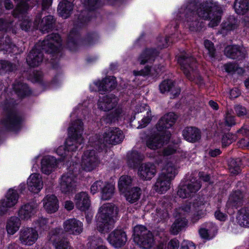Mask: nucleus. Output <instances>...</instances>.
<instances>
[{"label":"nucleus","instance_id":"f257e3e1","mask_svg":"<svg viewBox=\"0 0 249 249\" xmlns=\"http://www.w3.org/2000/svg\"><path fill=\"white\" fill-rule=\"evenodd\" d=\"M195 6L194 3L188 5L186 11V19L192 31L199 30V22L197 16L204 19H209V26L213 27L217 26L221 19V11L216 2L213 0H207L197 5L196 12L191 11V8Z\"/></svg>","mask_w":249,"mask_h":249},{"label":"nucleus","instance_id":"f03ea898","mask_svg":"<svg viewBox=\"0 0 249 249\" xmlns=\"http://www.w3.org/2000/svg\"><path fill=\"white\" fill-rule=\"evenodd\" d=\"M177 116L173 112L163 115L156 125V130L160 133H154L147 137L146 145L152 150L160 148L169 140L170 134L166 130L171 128L175 123Z\"/></svg>","mask_w":249,"mask_h":249},{"label":"nucleus","instance_id":"7ed1b4c3","mask_svg":"<svg viewBox=\"0 0 249 249\" xmlns=\"http://www.w3.org/2000/svg\"><path fill=\"white\" fill-rule=\"evenodd\" d=\"M209 206V203L205 201L203 198H199L195 200L192 205L187 204L178 209L175 213L176 219L172 224L171 228V232L173 234H177L187 225V220L185 217V214L189 212L191 210L194 213V216L196 219L202 217L206 212V209Z\"/></svg>","mask_w":249,"mask_h":249},{"label":"nucleus","instance_id":"20e7f679","mask_svg":"<svg viewBox=\"0 0 249 249\" xmlns=\"http://www.w3.org/2000/svg\"><path fill=\"white\" fill-rule=\"evenodd\" d=\"M61 40L58 34H52L47 36V38L41 42V45H36L30 52L27 57V62L32 67L39 66L43 60L42 50L49 53L56 52L61 46Z\"/></svg>","mask_w":249,"mask_h":249},{"label":"nucleus","instance_id":"39448f33","mask_svg":"<svg viewBox=\"0 0 249 249\" xmlns=\"http://www.w3.org/2000/svg\"><path fill=\"white\" fill-rule=\"evenodd\" d=\"M83 125L80 120L71 124L68 129L69 137L66 140L65 145L61 146L56 150V153L58 155L62 157L68 156L70 151H75L83 142Z\"/></svg>","mask_w":249,"mask_h":249},{"label":"nucleus","instance_id":"423d86ee","mask_svg":"<svg viewBox=\"0 0 249 249\" xmlns=\"http://www.w3.org/2000/svg\"><path fill=\"white\" fill-rule=\"evenodd\" d=\"M117 208L110 204L103 205L96 215L97 229L102 233L108 232L114 227Z\"/></svg>","mask_w":249,"mask_h":249},{"label":"nucleus","instance_id":"0eeeda50","mask_svg":"<svg viewBox=\"0 0 249 249\" xmlns=\"http://www.w3.org/2000/svg\"><path fill=\"white\" fill-rule=\"evenodd\" d=\"M133 240L140 247L149 249L154 244L152 233L144 226H136L134 228Z\"/></svg>","mask_w":249,"mask_h":249},{"label":"nucleus","instance_id":"6e6552de","mask_svg":"<svg viewBox=\"0 0 249 249\" xmlns=\"http://www.w3.org/2000/svg\"><path fill=\"white\" fill-rule=\"evenodd\" d=\"M100 163L98 154L94 150H88L84 152L81 162V168L86 171L94 170Z\"/></svg>","mask_w":249,"mask_h":249},{"label":"nucleus","instance_id":"1a4fd4ad","mask_svg":"<svg viewBox=\"0 0 249 249\" xmlns=\"http://www.w3.org/2000/svg\"><path fill=\"white\" fill-rule=\"evenodd\" d=\"M178 62L187 77L190 80H193L194 71L196 67L195 59L188 54H184L178 57Z\"/></svg>","mask_w":249,"mask_h":249},{"label":"nucleus","instance_id":"9d476101","mask_svg":"<svg viewBox=\"0 0 249 249\" xmlns=\"http://www.w3.org/2000/svg\"><path fill=\"white\" fill-rule=\"evenodd\" d=\"M76 186V176L73 172L70 171L61 176L59 188L62 193L69 194L75 190Z\"/></svg>","mask_w":249,"mask_h":249},{"label":"nucleus","instance_id":"9b49d317","mask_svg":"<svg viewBox=\"0 0 249 249\" xmlns=\"http://www.w3.org/2000/svg\"><path fill=\"white\" fill-rule=\"evenodd\" d=\"M200 182L196 178H192L185 184L181 185L177 194L180 197L185 198L193 196L200 188Z\"/></svg>","mask_w":249,"mask_h":249},{"label":"nucleus","instance_id":"f8f14e48","mask_svg":"<svg viewBox=\"0 0 249 249\" xmlns=\"http://www.w3.org/2000/svg\"><path fill=\"white\" fill-rule=\"evenodd\" d=\"M35 0L36 2H38L39 0ZM30 7L29 3H27L24 0H20L13 13V16L15 17L24 18V19L20 23V26L22 30L25 31H27L31 25L29 18L24 16V13L29 9Z\"/></svg>","mask_w":249,"mask_h":249},{"label":"nucleus","instance_id":"ddd939ff","mask_svg":"<svg viewBox=\"0 0 249 249\" xmlns=\"http://www.w3.org/2000/svg\"><path fill=\"white\" fill-rule=\"evenodd\" d=\"M38 234L36 230L33 228H22L19 233V240L24 245H33L37 240Z\"/></svg>","mask_w":249,"mask_h":249},{"label":"nucleus","instance_id":"4468645a","mask_svg":"<svg viewBox=\"0 0 249 249\" xmlns=\"http://www.w3.org/2000/svg\"><path fill=\"white\" fill-rule=\"evenodd\" d=\"M124 138L123 132L118 128H109L104 133L101 141L107 144H116L121 142Z\"/></svg>","mask_w":249,"mask_h":249},{"label":"nucleus","instance_id":"2eb2a0df","mask_svg":"<svg viewBox=\"0 0 249 249\" xmlns=\"http://www.w3.org/2000/svg\"><path fill=\"white\" fill-rule=\"evenodd\" d=\"M62 230L59 228L52 230L48 236L49 240L53 244L55 249H73L69 243L63 239H60Z\"/></svg>","mask_w":249,"mask_h":249},{"label":"nucleus","instance_id":"dca6fc26","mask_svg":"<svg viewBox=\"0 0 249 249\" xmlns=\"http://www.w3.org/2000/svg\"><path fill=\"white\" fill-rule=\"evenodd\" d=\"M157 169L155 165L151 162L141 164L138 168V175L144 180L151 179L156 174Z\"/></svg>","mask_w":249,"mask_h":249},{"label":"nucleus","instance_id":"f3484780","mask_svg":"<svg viewBox=\"0 0 249 249\" xmlns=\"http://www.w3.org/2000/svg\"><path fill=\"white\" fill-rule=\"evenodd\" d=\"M64 231L71 234L78 235L83 231V223L73 218L65 220L63 224Z\"/></svg>","mask_w":249,"mask_h":249},{"label":"nucleus","instance_id":"a211bd4d","mask_svg":"<svg viewBox=\"0 0 249 249\" xmlns=\"http://www.w3.org/2000/svg\"><path fill=\"white\" fill-rule=\"evenodd\" d=\"M107 240L112 246L115 248H120L126 242V234L122 230H115L109 234Z\"/></svg>","mask_w":249,"mask_h":249},{"label":"nucleus","instance_id":"6ab92c4d","mask_svg":"<svg viewBox=\"0 0 249 249\" xmlns=\"http://www.w3.org/2000/svg\"><path fill=\"white\" fill-rule=\"evenodd\" d=\"M118 101V98L113 94L103 96L99 100L98 108L105 111H109L117 106Z\"/></svg>","mask_w":249,"mask_h":249},{"label":"nucleus","instance_id":"aec40b11","mask_svg":"<svg viewBox=\"0 0 249 249\" xmlns=\"http://www.w3.org/2000/svg\"><path fill=\"white\" fill-rule=\"evenodd\" d=\"M38 205L36 203L31 202L23 205L19 209L18 216L21 220H28L36 213Z\"/></svg>","mask_w":249,"mask_h":249},{"label":"nucleus","instance_id":"412c9836","mask_svg":"<svg viewBox=\"0 0 249 249\" xmlns=\"http://www.w3.org/2000/svg\"><path fill=\"white\" fill-rule=\"evenodd\" d=\"M76 207L81 211L88 210L90 205V201L88 194L85 192L77 193L74 198Z\"/></svg>","mask_w":249,"mask_h":249},{"label":"nucleus","instance_id":"4be33fe9","mask_svg":"<svg viewBox=\"0 0 249 249\" xmlns=\"http://www.w3.org/2000/svg\"><path fill=\"white\" fill-rule=\"evenodd\" d=\"M27 185L30 191L34 193H38L43 187L41 176L36 173L31 175L27 180Z\"/></svg>","mask_w":249,"mask_h":249},{"label":"nucleus","instance_id":"5701e85b","mask_svg":"<svg viewBox=\"0 0 249 249\" xmlns=\"http://www.w3.org/2000/svg\"><path fill=\"white\" fill-rule=\"evenodd\" d=\"M244 196V194L241 191H233L229 196L226 207L228 209H237L242 204Z\"/></svg>","mask_w":249,"mask_h":249},{"label":"nucleus","instance_id":"b1692460","mask_svg":"<svg viewBox=\"0 0 249 249\" xmlns=\"http://www.w3.org/2000/svg\"><path fill=\"white\" fill-rule=\"evenodd\" d=\"M58 161L53 157L46 156L41 161V170L43 173L49 175L56 168Z\"/></svg>","mask_w":249,"mask_h":249},{"label":"nucleus","instance_id":"393cba45","mask_svg":"<svg viewBox=\"0 0 249 249\" xmlns=\"http://www.w3.org/2000/svg\"><path fill=\"white\" fill-rule=\"evenodd\" d=\"M54 20L52 16H48L41 20V16L36 17L35 20V25L42 32H48L52 27Z\"/></svg>","mask_w":249,"mask_h":249},{"label":"nucleus","instance_id":"a878e982","mask_svg":"<svg viewBox=\"0 0 249 249\" xmlns=\"http://www.w3.org/2000/svg\"><path fill=\"white\" fill-rule=\"evenodd\" d=\"M99 91L110 90L115 88L116 82L114 77H108L102 81H98L94 83Z\"/></svg>","mask_w":249,"mask_h":249},{"label":"nucleus","instance_id":"bb28decb","mask_svg":"<svg viewBox=\"0 0 249 249\" xmlns=\"http://www.w3.org/2000/svg\"><path fill=\"white\" fill-rule=\"evenodd\" d=\"M43 201L44 208L48 213H53L58 210V200L55 196L47 195L44 197Z\"/></svg>","mask_w":249,"mask_h":249},{"label":"nucleus","instance_id":"cd10ccee","mask_svg":"<svg viewBox=\"0 0 249 249\" xmlns=\"http://www.w3.org/2000/svg\"><path fill=\"white\" fill-rule=\"evenodd\" d=\"M17 47L13 44L9 37L6 35L0 36V51L3 53H17Z\"/></svg>","mask_w":249,"mask_h":249},{"label":"nucleus","instance_id":"c85d7f7f","mask_svg":"<svg viewBox=\"0 0 249 249\" xmlns=\"http://www.w3.org/2000/svg\"><path fill=\"white\" fill-rule=\"evenodd\" d=\"M171 181L163 176L160 175L153 186V189L159 193H164L169 189Z\"/></svg>","mask_w":249,"mask_h":249},{"label":"nucleus","instance_id":"c756f323","mask_svg":"<svg viewBox=\"0 0 249 249\" xmlns=\"http://www.w3.org/2000/svg\"><path fill=\"white\" fill-rule=\"evenodd\" d=\"M72 0H63L60 1L58 6V13L59 15L63 18H68L72 10L73 4Z\"/></svg>","mask_w":249,"mask_h":249},{"label":"nucleus","instance_id":"7c9ffc66","mask_svg":"<svg viewBox=\"0 0 249 249\" xmlns=\"http://www.w3.org/2000/svg\"><path fill=\"white\" fill-rule=\"evenodd\" d=\"M183 136L186 141L194 142L200 139V132L195 127H188L183 130Z\"/></svg>","mask_w":249,"mask_h":249},{"label":"nucleus","instance_id":"2f4dec72","mask_svg":"<svg viewBox=\"0 0 249 249\" xmlns=\"http://www.w3.org/2000/svg\"><path fill=\"white\" fill-rule=\"evenodd\" d=\"M124 193L126 200L130 203H134L140 199L142 190L139 187H134L128 189Z\"/></svg>","mask_w":249,"mask_h":249},{"label":"nucleus","instance_id":"473e14b6","mask_svg":"<svg viewBox=\"0 0 249 249\" xmlns=\"http://www.w3.org/2000/svg\"><path fill=\"white\" fill-rule=\"evenodd\" d=\"M20 218L16 216L10 217L7 221L6 230L8 234L13 235L19 229L20 227Z\"/></svg>","mask_w":249,"mask_h":249},{"label":"nucleus","instance_id":"72a5a7b5","mask_svg":"<svg viewBox=\"0 0 249 249\" xmlns=\"http://www.w3.org/2000/svg\"><path fill=\"white\" fill-rule=\"evenodd\" d=\"M136 111L137 113L142 112L144 111L146 112V116H144L142 120V124H141L138 128H142L147 125L151 120V111L149 107L146 104H142L139 106H137L136 108Z\"/></svg>","mask_w":249,"mask_h":249},{"label":"nucleus","instance_id":"f704fd0d","mask_svg":"<svg viewBox=\"0 0 249 249\" xmlns=\"http://www.w3.org/2000/svg\"><path fill=\"white\" fill-rule=\"evenodd\" d=\"M20 122V119L18 115L15 113H11L8 115L6 120L2 122V124L8 128L15 130L18 127Z\"/></svg>","mask_w":249,"mask_h":249},{"label":"nucleus","instance_id":"c9c22d12","mask_svg":"<svg viewBox=\"0 0 249 249\" xmlns=\"http://www.w3.org/2000/svg\"><path fill=\"white\" fill-rule=\"evenodd\" d=\"M225 54L229 58L235 59L238 57H244L245 54L242 49L237 46H228L225 49Z\"/></svg>","mask_w":249,"mask_h":249},{"label":"nucleus","instance_id":"e433bc0d","mask_svg":"<svg viewBox=\"0 0 249 249\" xmlns=\"http://www.w3.org/2000/svg\"><path fill=\"white\" fill-rule=\"evenodd\" d=\"M236 219L241 226L249 227V208L245 207L240 210Z\"/></svg>","mask_w":249,"mask_h":249},{"label":"nucleus","instance_id":"4c0bfd02","mask_svg":"<svg viewBox=\"0 0 249 249\" xmlns=\"http://www.w3.org/2000/svg\"><path fill=\"white\" fill-rule=\"evenodd\" d=\"M173 82L171 80H164L159 86L160 90L162 93L171 90L173 97H175L178 95L180 92L179 89H176L174 90L172 89L173 86Z\"/></svg>","mask_w":249,"mask_h":249},{"label":"nucleus","instance_id":"58836bf2","mask_svg":"<svg viewBox=\"0 0 249 249\" xmlns=\"http://www.w3.org/2000/svg\"><path fill=\"white\" fill-rule=\"evenodd\" d=\"M177 174V169L174 164L171 162L167 163L162 170L160 174L164 177L172 180Z\"/></svg>","mask_w":249,"mask_h":249},{"label":"nucleus","instance_id":"ea45409f","mask_svg":"<svg viewBox=\"0 0 249 249\" xmlns=\"http://www.w3.org/2000/svg\"><path fill=\"white\" fill-rule=\"evenodd\" d=\"M18 198V195L16 190L13 189H9L7 194L6 199L2 202L4 205L8 206L9 208H11L17 203Z\"/></svg>","mask_w":249,"mask_h":249},{"label":"nucleus","instance_id":"a19ab883","mask_svg":"<svg viewBox=\"0 0 249 249\" xmlns=\"http://www.w3.org/2000/svg\"><path fill=\"white\" fill-rule=\"evenodd\" d=\"M114 186L111 183L105 182L101 189V197L102 199L108 200L113 196Z\"/></svg>","mask_w":249,"mask_h":249},{"label":"nucleus","instance_id":"79ce46f5","mask_svg":"<svg viewBox=\"0 0 249 249\" xmlns=\"http://www.w3.org/2000/svg\"><path fill=\"white\" fill-rule=\"evenodd\" d=\"M158 53V52L154 49L145 50L139 58L140 64H144L146 62L153 60L154 57L157 55Z\"/></svg>","mask_w":249,"mask_h":249},{"label":"nucleus","instance_id":"37998d69","mask_svg":"<svg viewBox=\"0 0 249 249\" xmlns=\"http://www.w3.org/2000/svg\"><path fill=\"white\" fill-rule=\"evenodd\" d=\"M127 158L129 166L134 168L139 161L143 159V156L137 151H132L128 153Z\"/></svg>","mask_w":249,"mask_h":249},{"label":"nucleus","instance_id":"c03bdc74","mask_svg":"<svg viewBox=\"0 0 249 249\" xmlns=\"http://www.w3.org/2000/svg\"><path fill=\"white\" fill-rule=\"evenodd\" d=\"M13 89L20 97H23L30 93V90L27 85L20 82H16L13 84Z\"/></svg>","mask_w":249,"mask_h":249},{"label":"nucleus","instance_id":"a18cd8bd","mask_svg":"<svg viewBox=\"0 0 249 249\" xmlns=\"http://www.w3.org/2000/svg\"><path fill=\"white\" fill-rule=\"evenodd\" d=\"M234 9L238 14H245L249 10V0H236Z\"/></svg>","mask_w":249,"mask_h":249},{"label":"nucleus","instance_id":"49530a36","mask_svg":"<svg viewBox=\"0 0 249 249\" xmlns=\"http://www.w3.org/2000/svg\"><path fill=\"white\" fill-rule=\"evenodd\" d=\"M132 183V178L128 176H121L118 181V187L120 192L124 193Z\"/></svg>","mask_w":249,"mask_h":249},{"label":"nucleus","instance_id":"de8ad7c7","mask_svg":"<svg viewBox=\"0 0 249 249\" xmlns=\"http://www.w3.org/2000/svg\"><path fill=\"white\" fill-rule=\"evenodd\" d=\"M17 69L16 65L6 60H0V74H3Z\"/></svg>","mask_w":249,"mask_h":249},{"label":"nucleus","instance_id":"09e8293b","mask_svg":"<svg viewBox=\"0 0 249 249\" xmlns=\"http://www.w3.org/2000/svg\"><path fill=\"white\" fill-rule=\"evenodd\" d=\"M238 160H231L229 163V169L231 174L233 175L238 174L240 171V168L238 162Z\"/></svg>","mask_w":249,"mask_h":249},{"label":"nucleus","instance_id":"8fccbe9b","mask_svg":"<svg viewBox=\"0 0 249 249\" xmlns=\"http://www.w3.org/2000/svg\"><path fill=\"white\" fill-rule=\"evenodd\" d=\"M78 36V34L73 31H72L70 32L68 37V47L70 48V50H74L75 49V46L76 43V39Z\"/></svg>","mask_w":249,"mask_h":249},{"label":"nucleus","instance_id":"3c124183","mask_svg":"<svg viewBox=\"0 0 249 249\" xmlns=\"http://www.w3.org/2000/svg\"><path fill=\"white\" fill-rule=\"evenodd\" d=\"M167 206V204H164V206H161V208L159 207L156 209L157 215L161 219L166 218L168 215V211L166 208Z\"/></svg>","mask_w":249,"mask_h":249},{"label":"nucleus","instance_id":"603ef678","mask_svg":"<svg viewBox=\"0 0 249 249\" xmlns=\"http://www.w3.org/2000/svg\"><path fill=\"white\" fill-rule=\"evenodd\" d=\"M204 44L205 48L208 51L209 55L211 57H214L215 50L213 44L208 40H205Z\"/></svg>","mask_w":249,"mask_h":249},{"label":"nucleus","instance_id":"864d4df0","mask_svg":"<svg viewBox=\"0 0 249 249\" xmlns=\"http://www.w3.org/2000/svg\"><path fill=\"white\" fill-rule=\"evenodd\" d=\"M98 3V0H85L84 3L86 6L90 10H94L97 8Z\"/></svg>","mask_w":249,"mask_h":249},{"label":"nucleus","instance_id":"5fc2aeb1","mask_svg":"<svg viewBox=\"0 0 249 249\" xmlns=\"http://www.w3.org/2000/svg\"><path fill=\"white\" fill-rule=\"evenodd\" d=\"M104 183L101 181H97L95 182L90 187V192L92 194L96 193L99 188L102 189Z\"/></svg>","mask_w":249,"mask_h":249},{"label":"nucleus","instance_id":"6e6d98bb","mask_svg":"<svg viewBox=\"0 0 249 249\" xmlns=\"http://www.w3.org/2000/svg\"><path fill=\"white\" fill-rule=\"evenodd\" d=\"M231 137L232 136L230 134H227L223 136L222 139V143L223 146L226 147L232 142L233 140Z\"/></svg>","mask_w":249,"mask_h":249},{"label":"nucleus","instance_id":"4d7b16f0","mask_svg":"<svg viewBox=\"0 0 249 249\" xmlns=\"http://www.w3.org/2000/svg\"><path fill=\"white\" fill-rule=\"evenodd\" d=\"M237 20L233 18H230V22L229 23H225L224 27L227 30H232L234 29L237 26Z\"/></svg>","mask_w":249,"mask_h":249},{"label":"nucleus","instance_id":"13d9d810","mask_svg":"<svg viewBox=\"0 0 249 249\" xmlns=\"http://www.w3.org/2000/svg\"><path fill=\"white\" fill-rule=\"evenodd\" d=\"M225 122L226 125L228 126H231L234 125L235 124L234 116L230 114L229 113H227L225 117Z\"/></svg>","mask_w":249,"mask_h":249},{"label":"nucleus","instance_id":"bf43d9fd","mask_svg":"<svg viewBox=\"0 0 249 249\" xmlns=\"http://www.w3.org/2000/svg\"><path fill=\"white\" fill-rule=\"evenodd\" d=\"M235 111L237 115L239 117H243L247 114L246 109L244 107L239 105L235 107Z\"/></svg>","mask_w":249,"mask_h":249},{"label":"nucleus","instance_id":"052dcab7","mask_svg":"<svg viewBox=\"0 0 249 249\" xmlns=\"http://www.w3.org/2000/svg\"><path fill=\"white\" fill-rule=\"evenodd\" d=\"M179 246V242L177 239L171 240L167 244V249H178Z\"/></svg>","mask_w":249,"mask_h":249},{"label":"nucleus","instance_id":"680f3d73","mask_svg":"<svg viewBox=\"0 0 249 249\" xmlns=\"http://www.w3.org/2000/svg\"><path fill=\"white\" fill-rule=\"evenodd\" d=\"M225 71L227 72L231 73L238 70L237 67L236 65L232 63H227L224 65Z\"/></svg>","mask_w":249,"mask_h":249},{"label":"nucleus","instance_id":"e2e57ef3","mask_svg":"<svg viewBox=\"0 0 249 249\" xmlns=\"http://www.w3.org/2000/svg\"><path fill=\"white\" fill-rule=\"evenodd\" d=\"M181 249H196V247L192 242L184 241L181 244Z\"/></svg>","mask_w":249,"mask_h":249},{"label":"nucleus","instance_id":"0e129e2a","mask_svg":"<svg viewBox=\"0 0 249 249\" xmlns=\"http://www.w3.org/2000/svg\"><path fill=\"white\" fill-rule=\"evenodd\" d=\"M238 145L242 148L249 149V138L241 139L238 142Z\"/></svg>","mask_w":249,"mask_h":249},{"label":"nucleus","instance_id":"69168bd1","mask_svg":"<svg viewBox=\"0 0 249 249\" xmlns=\"http://www.w3.org/2000/svg\"><path fill=\"white\" fill-rule=\"evenodd\" d=\"M199 234L200 236L206 239H210L209 237V233L208 232V230L205 228H201L199 230Z\"/></svg>","mask_w":249,"mask_h":249},{"label":"nucleus","instance_id":"338daca9","mask_svg":"<svg viewBox=\"0 0 249 249\" xmlns=\"http://www.w3.org/2000/svg\"><path fill=\"white\" fill-rule=\"evenodd\" d=\"M150 71V68L148 67H146L144 70L140 71H133V73L135 75H146L149 74Z\"/></svg>","mask_w":249,"mask_h":249},{"label":"nucleus","instance_id":"774afa93","mask_svg":"<svg viewBox=\"0 0 249 249\" xmlns=\"http://www.w3.org/2000/svg\"><path fill=\"white\" fill-rule=\"evenodd\" d=\"M214 215L216 218L220 221H225L227 218V215L219 211H216Z\"/></svg>","mask_w":249,"mask_h":249}]
</instances>
